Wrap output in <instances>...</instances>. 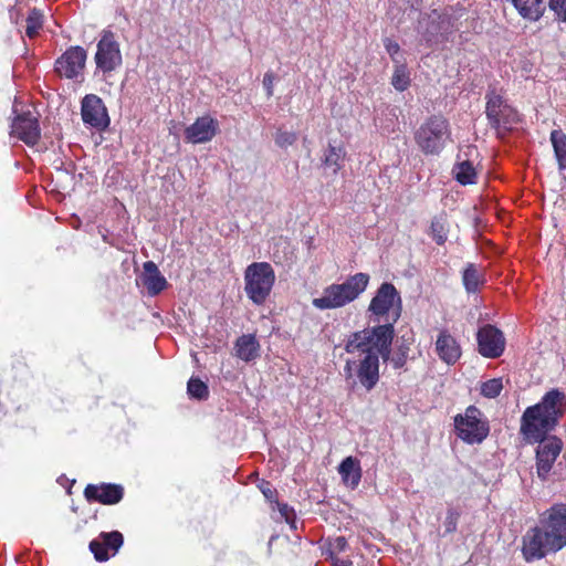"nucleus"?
Returning <instances> with one entry per match:
<instances>
[{"label":"nucleus","mask_w":566,"mask_h":566,"mask_svg":"<svg viewBox=\"0 0 566 566\" xmlns=\"http://www.w3.org/2000/svg\"><path fill=\"white\" fill-rule=\"evenodd\" d=\"M566 415V394L559 388L547 390L541 400L527 407L522 417L520 432L526 440L545 438Z\"/></svg>","instance_id":"3"},{"label":"nucleus","mask_w":566,"mask_h":566,"mask_svg":"<svg viewBox=\"0 0 566 566\" xmlns=\"http://www.w3.org/2000/svg\"><path fill=\"white\" fill-rule=\"evenodd\" d=\"M83 495L88 503L114 505L124 497V488L115 483L87 484Z\"/></svg>","instance_id":"14"},{"label":"nucleus","mask_w":566,"mask_h":566,"mask_svg":"<svg viewBox=\"0 0 566 566\" xmlns=\"http://www.w3.org/2000/svg\"><path fill=\"white\" fill-rule=\"evenodd\" d=\"M551 142L559 169L566 170V134L562 129H554L551 133Z\"/></svg>","instance_id":"25"},{"label":"nucleus","mask_w":566,"mask_h":566,"mask_svg":"<svg viewBox=\"0 0 566 566\" xmlns=\"http://www.w3.org/2000/svg\"><path fill=\"white\" fill-rule=\"evenodd\" d=\"M453 420L457 437L468 444H480L490 433L489 420L474 405L467 407L464 413H458Z\"/></svg>","instance_id":"8"},{"label":"nucleus","mask_w":566,"mask_h":566,"mask_svg":"<svg viewBox=\"0 0 566 566\" xmlns=\"http://www.w3.org/2000/svg\"><path fill=\"white\" fill-rule=\"evenodd\" d=\"M81 115L85 125L96 129H105L109 125V116L103 99L95 94H87L81 102Z\"/></svg>","instance_id":"13"},{"label":"nucleus","mask_w":566,"mask_h":566,"mask_svg":"<svg viewBox=\"0 0 566 566\" xmlns=\"http://www.w3.org/2000/svg\"><path fill=\"white\" fill-rule=\"evenodd\" d=\"M566 547V504L555 503L539 513L535 525L521 538V553L526 563L545 558Z\"/></svg>","instance_id":"2"},{"label":"nucleus","mask_w":566,"mask_h":566,"mask_svg":"<svg viewBox=\"0 0 566 566\" xmlns=\"http://www.w3.org/2000/svg\"><path fill=\"white\" fill-rule=\"evenodd\" d=\"M503 389V384L501 378H492L484 381L481 386V395L486 398H496L500 396Z\"/></svg>","instance_id":"30"},{"label":"nucleus","mask_w":566,"mask_h":566,"mask_svg":"<svg viewBox=\"0 0 566 566\" xmlns=\"http://www.w3.org/2000/svg\"><path fill=\"white\" fill-rule=\"evenodd\" d=\"M430 230L431 235L438 245H442L446 243L448 239V233L443 222L437 219L432 220Z\"/></svg>","instance_id":"31"},{"label":"nucleus","mask_w":566,"mask_h":566,"mask_svg":"<svg viewBox=\"0 0 566 566\" xmlns=\"http://www.w3.org/2000/svg\"><path fill=\"white\" fill-rule=\"evenodd\" d=\"M235 355L244 361L254 360L260 355V344L254 334H243L234 345Z\"/></svg>","instance_id":"22"},{"label":"nucleus","mask_w":566,"mask_h":566,"mask_svg":"<svg viewBox=\"0 0 566 566\" xmlns=\"http://www.w3.org/2000/svg\"><path fill=\"white\" fill-rule=\"evenodd\" d=\"M410 73L405 63H396L391 84L398 92H403L410 86Z\"/></svg>","instance_id":"26"},{"label":"nucleus","mask_w":566,"mask_h":566,"mask_svg":"<svg viewBox=\"0 0 566 566\" xmlns=\"http://www.w3.org/2000/svg\"><path fill=\"white\" fill-rule=\"evenodd\" d=\"M333 559L334 566H352V562L349 559H340L335 555H331Z\"/></svg>","instance_id":"40"},{"label":"nucleus","mask_w":566,"mask_h":566,"mask_svg":"<svg viewBox=\"0 0 566 566\" xmlns=\"http://www.w3.org/2000/svg\"><path fill=\"white\" fill-rule=\"evenodd\" d=\"M273 82H274V75L271 72H268L264 74L263 77V86L266 91V95L271 97L273 95Z\"/></svg>","instance_id":"39"},{"label":"nucleus","mask_w":566,"mask_h":566,"mask_svg":"<svg viewBox=\"0 0 566 566\" xmlns=\"http://www.w3.org/2000/svg\"><path fill=\"white\" fill-rule=\"evenodd\" d=\"M43 12L40 9L33 8L30 10L27 18L25 34L28 38L33 39L39 34L43 27Z\"/></svg>","instance_id":"27"},{"label":"nucleus","mask_w":566,"mask_h":566,"mask_svg":"<svg viewBox=\"0 0 566 566\" xmlns=\"http://www.w3.org/2000/svg\"><path fill=\"white\" fill-rule=\"evenodd\" d=\"M123 544L124 536L120 532H102L98 538L91 541L90 551L97 562H106L118 552Z\"/></svg>","instance_id":"16"},{"label":"nucleus","mask_w":566,"mask_h":566,"mask_svg":"<svg viewBox=\"0 0 566 566\" xmlns=\"http://www.w3.org/2000/svg\"><path fill=\"white\" fill-rule=\"evenodd\" d=\"M548 6L558 21L566 22V0H549Z\"/></svg>","instance_id":"35"},{"label":"nucleus","mask_w":566,"mask_h":566,"mask_svg":"<svg viewBox=\"0 0 566 566\" xmlns=\"http://www.w3.org/2000/svg\"><path fill=\"white\" fill-rule=\"evenodd\" d=\"M436 352L447 365H454L462 355L460 344L447 329L440 331L436 340Z\"/></svg>","instance_id":"18"},{"label":"nucleus","mask_w":566,"mask_h":566,"mask_svg":"<svg viewBox=\"0 0 566 566\" xmlns=\"http://www.w3.org/2000/svg\"><path fill=\"white\" fill-rule=\"evenodd\" d=\"M187 392L191 398L198 400H207L209 397V388L200 378L191 377L187 384Z\"/></svg>","instance_id":"28"},{"label":"nucleus","mask_w":566,"mask_h":566,"mask_svg":"<svg viewBox=\"0 0 566 566\" xmlns=\"http://www.w3.org/2000/svg\"><path fill=\"white\" fill-rule=\"evenodd\" d=\"M11 134L28 146H34L41 138L39 120L31 112L18 115L11 125Z\"/></svg>","instance_id":"15"},{"label":"nucleus","mask_w":566,"mask_h":566,"mask_svg":"<svg viewBox=\"0 0 566 566\" xmlns=\"http://www.w3.org/2000/svg\"><path fill=\"white\" fill-rule=\"evenodd\" d=\"M384 45H385L387 53L390 55L392 62L399 63V61L397 60L396 56L398 55V53L400 51V45L390 38L384 39Z\"/></svg>","instance_id":"37"},{"label":"nucleus","mask_w":566,"mask_h":566,"mask_svg":"<svg viewBox=\"0 0 566 566\" xmlns=\"http://www.w3.org/2000/svg\"><path fill=\"white\" fill-rule=\"evenodd\" d=\"M297 139V136L293 132H286L279 129L275 134V144L281 148L292 146Z\"/></svg>","instance_id":"32"},{"label":"nucleus","mask_w":566,"mask_h":566,"mask_svg":"<svg viewBox=\"0 0 566 566\" xmlns=\"http://www.w3.org/2000/svg\"><path fill=\"white\" fill-rule=\"evenodd\" d=\"M87 52L83 46L72 45L56 59L54 71L60 77L77 80L83 75Z\"/></svg>","instance_id":"10"},{"label":"nucleus","mask_w":566,"mask_h":566,"mask_svg":"<svg viewBox=\"0 0 566 566\" xmlns=\"http://www.w3.org/2000/svg\"><path fill=\"white\" fill-rule=\"evenodd\" d=\"M452 174L457 182L462 186L476 184L478 172L473 163L469 159H459L452 168Z\"/></svg>","instance_id":"24"},{"label":"nucleus","mask_w":566,"mask_h":566,"mask_svg":"<svg viewBox=\"0 0 566 566\" xmlns=\"http://www.w3.org/2000/svg\"><path fill=\"white\" fill-rule=\"evenodd\" d=\"M409 352L410 345L407 343H401L398 345L396 353L392 356L391 354L389 355V359L387 361H390L395 369H401L407 364Z\"/></svg>","instance_id":"29"},{"label":"nucleus","mask_w":566,"mask_h":566,"mask_svg":"<svg viewBox=\"0 0 566 566\" xmlns=\"http://www.w3.org/2000/svg\"><path fill=\"white\" fill-rule=\"evenodd\" d=\"M478 352L485 358H499L505 350V337L501 329L486 324L476 333Z\"/></svg>","instance_id":"12"},{"label":"nucleus","mask_w":566,"mask_h":566,"mask_svg":"<svg viewBox=\"0 0 566 566\" xmlns=\"http://www.w3.org/2000/svg\"><path fill=\"white\" fill-rule=\"evenodd\" d=\"M139 280L147 290L149 296H156L167 289L168 282L159 271L154 261H146L143 264V273Z\"/></svg>","instance_id":"19"},{"label":"nucleus","mask_w":566,"mask_h":566,"mask_svg":"<svg viewBox=\"0 0 566 566\" xmlns=\"http://www.w3.org/2000/svg\"><path fill=\"white\" fill-rule=\"evenodd\" d=\"M459 517H460V513L457 510H454V509L448 510L447 516H446V520L443 523L446 534H452L457 531Z\"/></svg>","instance_id":"33"},{"label":"nucleus","mask_w":566,"mask_h":566,"mask_svg":"<svg viewBox=\"0 0 566 566\" xmlns=\"http://www.w3.org/2000/svg\"><path fill=\"white\" fill-rule=\"evenodd\" d=\"M347 539L344 536H337L334 539H331L328 543V549L331 555L339 554L347 548Z\"/></svg>","instance_id":"36"},{"label":"nucleus","mask_w":566,"mask_h":566,"mask_svg":"<svg viewBox=\"0 0 566 566\" xmlns=\"http://www.w3.org/2000/svg\"><path fill=\"white\" fill-rule=\"evenodd\" d=\"M367 312L373 327L352 333L345 342L344 377L354 387L359 384L370 391L379 381V358L389 359L395 324L402 313V298L390 282H384L371 297Z\"/></svg>","instance_id":"1"},{"label":"nucleus","mask_w":566,"mask_h":566,"mask_svg":"<svg viewBox=\"0 0 566 566\" xmlns=\"http://www.w3.org/2000/svg\"><path fill=\"white\" fill-rule=\"evenodd\" d=\"M485 99V115L489 125L496 130L497 135H505L521 122L517 109L510 105L495 88H490L486 92Z\"/></svg>","instance_id":"7"},{"label":"nucleus","mask_w":566,"mask_h":566,"mask_svg":"<svg viewBox=\"0 0 566 566\" xmlns=\"http://www.w3.org/2000/svg\"><path fill=\"white\" fill-rule=\"evenodd\" d=\"M369 280V274L364 272L350 275L343 283L326 286L319 297L313 298L312 304L321 311L344 307L366 291Z\"/></svg>","instance_id":"4"},{"label":"nucleus","mask_w":566,"mask_h":566,"mask_svg":"<svg viewBox=\"0 0 566 566\" xmlns=\"http://www.w3.org/2000/svg\"><path fill=\"white\" fill-rule=\"evenodd\" d=\"M338 473L340 474L342 481L345 485L350 489H356L361 480V467L357 458L352 455L345 458L339 467Z\"/></svg>","instance_id":"21"},{"label":"nucleus","mask_w":566,"mask_h":566,"mask_svg":"<svg viewBox=\"0 0 566 566\" xmlns=\"http://www.w3.org/2000/svg\"><path fill=\"white\" fill-rule=\"evenodd\" d=\"M530 442H538L536 448V472L542 481L547 476L563 449V441L556 436H545L538 440H528Z\"/></svg>","instance_id":"9"},{"label":"nucleus","mask_w":566,"mask_h":566,"mask_svg":"<svg viewBox=\"0 0 566 566\" xmlns=\"http://www.w3.org/2000/svg\"><path fill=\"white\" fill-rule=\"evenodd\" d=\"M347 156V151L342 143L338 145H334L333 143H328L327 147L323 151L322 156V165L325 168L332 170L334 175L338 174L340 169L344 167L345 159Z\"/></svg>","instance_id":"20"},{"label":"nucleus","mask_w":566,"mask_h":566,"mask_svg":"<svg viewBox=\"0 0 566 566\" xmlns=\"http://www.w3.org/2000/svg\"><path fill=\"white\" fill-rule=\"evenodd\" d=\"M244 292L255 305H263L275 283V272L269 262H253L244 270Z\"/></svg>","instance_id":"6"},{"label":"nucleus","mask_w":566,"mask_h":566,"mask_svg":"<svg viewBox=\"0 0 566 566\" xmlns=\"http://www.w3.org/2000/svg\"><path fill=\"white\" fill-rule=\"evenodd\" d=\"M462 283L469 294H475L485 283V276L475 263H468L462 272Z\"/></svg>","instance_id":"23"},{"label":"nucleus","mask_w":566,"mask_h":566,"mask_svg":"<svg viewBox=\"0 0 566 566\" xmlns=\"http://www.w3.org/2000/svg\"><path fill=\"white\" fill-rule=\"evenodd\" d=\"M123 62L119 44L112 31H104L95 53L96 67L103 73H111Z\"/></svg>","instance_id":"11"},{"label":"nucleus","mask_w":566,"mask_h":566,"mask_svg":"<svg viewBox=\"0 0 566 566\" xmlns=\"http://www.w3.org/2000/svg\"><path fill=\"white\" fill-rule=\"evenodd\" d=\"M219 123L210 115L198 117L185 129V139L191 144H205L218 134Z\"/></svg>","instance_id":"17"},{"label":"nucleus","mask_w":566,"mask_h":566,"mask_svg":"<svg viewBox=\"0 0 566 566\" xmlns=\"http://www.w3.org/2000/svg\"><path fill=\"white\" fill-rule=\"evenodd\" d=\"M451 140V126L441 114L430 115L415 132V142L424 155H439Z\"/></svg>","instance_id":"5"},{"label":"nucleus","mask_w":566,"mask_h":566,"mask_svg":"<svg viewBox=\"0 0 566 566\" xmlns=\"http://www.w3.org/2000/svg\"><path fill=\"white\" fill-rule=\"evenodd\" d=\"M258 488L264 495L268 502L277 503V491L273 488L272 483L266 480H261Z\"/></svg>","instance_id":"34"},{"label":"nucleus","mask_w":566,"mask_h":566,"mask_svg":"<svg viewBox=\"0 0 566 566\" xmlns=\"http://www.w3.org/2000/svg\"><path fill=\"white\" fill-rule=\"evenodd\" d=\"M277 505L279 512L282 517L285 518L287 523H295V514L292 507H290L286 503H275Z\"/></svg>","instance_id":"38"}]
</instances>
